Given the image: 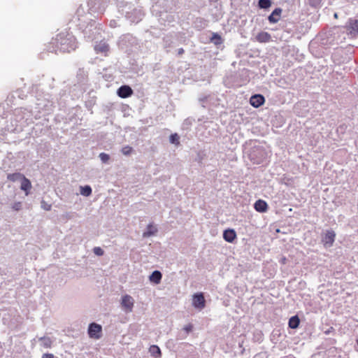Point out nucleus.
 I'll list each match as a JSON object with an SVG mask.
<instances>
[{
    "label": "nucleus",
    "instance_id": "nucleus-1",
    "mask_svg": "<svg viewBox=\"0 0 358 358\" xmlns=\"http://www.w3.org/2000/svg\"><path fill=\"white\" fill-rule=\"evenodd\" d=\"M53 44L57 50L62 52H69L76 50L77 47L76 39L71 34L61 32L54 39Z\"/></svg>",
    "mask_w": 358,
    "mask_h": 358
},
{
    "label": "nucleus",
    "instance_id": "nucleus-2",
    "mask_svg": "<svg viewBox=\"0 0 358 358\" xmlns=\"http://www.w3.org/2000/svg\"><path fill=\"white\" fill-rule=\"evenodd\" d=\"M327 39L329 45L341 43L345 40V31L341 27H333L327 33Z\"/></svg>",
    "mask_w": 358,
    "mask_h": 358
},
{
    "label": "nucleus",
    "instance_id": "nucleus-3",
    "mask_svg": "<svg viewBox=\"0 0 358 358\" xmlns=\"http://www.w3.org/2000/svg\"><path fill=\"white\" fill-rule=\"evenodd\" d=\"M343 28L350 38H356L358 35V20L350 17Z\"/></svg>",
    "mask_w": 358,
    "mask_h": 358
},
{
    "label": "nucleus",
    "instance_id": "nucleus-4",
    "mask_svg": "<svg viewBox=\"0 0 358 358\" xmlns=\"http://www.w3.org/2000/svg\"><path fill=\"white\" fill-rule=\"evenodd\" d=\"M36 106L38 112H44L48 114L52 110L54 101L48 99H37Z\"/></svg>",
    "mask_w": 358,
    "mask_h": 358
},
{
    "label": "nucleus",
    "instance_id": "nucleus-5",
    "mask_svg": "<svg viewBox=\"0 0 358 358\" xmlns=\"http://www.w3.org/2000/svg\"><path fill=\"white\" fill-rule=\"evenodd\" d=\"M83 34L89 41H92L100 34V30L96 27V22L92 20L83 30Z\"/></svg>",
    "mask_w": 358,
    "mask_h": 358
},
{
    "label": "nucleus",
    "instance_id": "nucleus-6",
    "mask_svg": "<svg viewBox=\"0 0 358 358\" xmlns=\"http://www.w3.org/2000/svg\"><path fill=\"white\" fill-rule=\"evenodd\" d=\"M249 157L254 164H259L264 158V150L260 148H254L251 150Z\"/></svg>",
    "mask_w": 358,
    "mask_h": 358
},
{
    "label": "nucleus",
    "instance_id": "nucleus-7",
    "mask_svg": "<svg viewBox=\"0 0 358 358\" xmlns=\"http://www.w3.org/2000/svg\"><path fill=\"white\" fill-rule=\"evenodd\" d=\"M102 327L100 324L92 322L88 327V334L90 338L99 339L101 337Z\"/></svg>",
    "mask_w": 358,
    "mask_h": 358
},
{
    "label": "nucleus",
    "instance_id": "nucleus-8",
    "mask_svg": "<svg viewBox=\"0 0 358 358\" xmlns=\"http://www.w3.org/2000/svg\"><path fill=\"white\" fill-rule=\"evenodd\" d=\"M134 304V300L130 295L125 294L122 297L121 306L125 312H131L133 310Z\"/></svg>",
    "mask_w": 358,
    "mask_h": 358
},
{
    "label": "nucleus",
    "instance_id": "nucleus-9",
    "mask_svg": "<svg viewBox=\"0 0 358 358\" xmlns=\"http://www.w3.org/2000/svg\"><path fill=\"white\" fill-rule=\"evenodd\" d=\"M192 306L197 309L201 310L206 306V300L203 296V294L196 293L194 294L192 299Z\"/></svg>",
    "mask_w": 358,
    "mask_h": 358
},
{
    "label": "nucleus",
    "instance_id": "nucleus-10",
    "mask_svg": "<svg viewBox=\"0 0 358 358\" xmlns=\"http://www.w3.org/2000/svg\"><path fill=\"white\" fill-rule=\"evenodd\" d=\"M133 93L134 91L131 87L127 85L120 86L117 91V96L122 99H126L131 96Z\"/></svg>",
    "mask_w": 358,
    "mask_h": 358
},
{
    "label": "nucleus",
    "instance_id": "nucleus-11",
    "mask_svg": "<svg viewBox=\"0 0 358 358\" xmlns=\"http://www.w3.org/2000/svg\"><path fill=\"white\" fill-rule=\"evenodd\" d=\"M335 232L333 230H328L322 237V241L325 247H331L335 241Z\"/></svg>",
    "mask_w": 358,
    "mask_h": 358
},
{
    "label": "nucleus",
    "instance_id": "nucleus-12",
    "mask_svg": "<svg viewBox=\"0 0 358 358\" xmlns=\"http://www.w3.org/2000/svg\"><path fill=\"white\" fill-rule=\"evenodd\" d=\"M109 50V45L104 41H101L94 45V50L97 54L101 53L106 56Z\"/></svg>",
    "mask_w": 358,
    "mask_h": 358
},
{
    "label": "nucleus",
    "instance_id": "nucleus-13",
    "mask_svg": "<svg viewBox=\"0 0 358 358\" xmlns=\"http://www.w3.org/2000/svg\"><path fill=\"white\" fill-rule=\"evenodd\" d=\"M15 115L17 117H20V120L24 119L25 122H27L28 120H29L31 119V111L27 110L25 108H20L15 109Z\"/></svg>",
    "mask_w": 358,
    "mask_h": 358
},
{
    "label": "nucleus",
    "instance_id": "nucleus-14",
    "mask_svg": "<svg viewBox=\"0 0 358 358\" xmlns=\"http://www.w3.org/2000/svg\"><path fill=\"white\" fill-rule=\"evenodd\" d=\"M264 96L259 94L252 95L250 99V104L255 108H258L261 106L262 105L264 104Z\"/></svg>",
    "mask_w": 358,
    "mask_h": 358
},
{
    "label": "nucleus",
    "instance_id": "nucleus-15",
    "mask_svg": "<svg viewBox=\"0 0 358 358\" xmlns=\"http://www.w3.org/2000/svg\"><path fill=\"white\" fill-rule=\"evenodd\" d=\"M282 12V9L280 8H275L270 15L268 17V20L271 24L277 23L280 19Z\"/></svg>",
    "mask_w": 358,
    "mask_h": 358
},
{
    "label": "nucleus",
    "instance_id": "nucleus-16",
    "mask_svg": "<svg viewBox=\"0 0 358 358\" xmlns=\"http://www.w3.org/2000/svg\"><path fill=\"white\" fill-rule=\"evenodd\" d=\"M136 39L134 37H133L132 35L131 34H124L122 35L120 38V40H119V45L122 48H124V46H127L126 43L128 42V43H134L135 42Z\"/></svg>",
    "mask_w": 358,
    "mask_h": 358
},
{
    "label": "nucleus",
    "instance_id": "nucleus-17",
    "mask_svg": "<svg viewBox=\"0 0 358 358\" xmlns=\"http://www.w3.org/2000/svg\"><path fill=\"white\" fill-rule=\"evenodd\" d=\"M254 208L259 213H265L267 211L268 204L265 201L258 199L254 204Z\"/></svg>",
    "mask_w": 358,
    "mask_h": 358
},
{
    "label": "nucleus",
    "instance_id": "nucleus-18",
    "mask_svg": "<svg viewBox=\"0 0 358 358\" xmlns=\"http://www.w3.org/2000/svg\"><path fill=\"white\" fill-rule=\"evenodd\" d=\"M236 238V231L232 229H228L223 232V238L228 243H232Z\"/></svg>",
    "mask_w": 358,
    "mask_h": 358
},
{
    "label": "nucleus",
    "instance_id": "nucleus-19",
    "mask_svg": "<svg viewBox=\"0 0 358 358\" xmlns=\"http://www.w3.org/2000/svg\"><path fill=\"white\" fill-rule=\"evenodd\" d=\"M271 39L270 34L266 31H261L256 36V40L259 43H267Z\"/></svg>",
    "mask_w": 358,
    "mask_h": 358
},
{
    "label": "nucleus",
    "instance_id": "nucleus-20",
    "mask_svg": "<svg viewBox=\"0 0 358 358\" xmlns=\"http://www.w3.org/2000/svg\"><path fill=\"white\" fill-rule=\"evenodd\" d=\"M31 188V184L30 180L25 176L21 180L20 189L25 192V194L28 195Z\"/></svg>",
    "mask_w": 358,
    "mask_h": 358
},
{
    "label": "nucleus",
    "instance_id": "nucleus-21",
    "mask_svg": "<svg viewBox=\"0 0 358 358\" xmlns=\"http://www.w3.org/2000/svg\"><path fill=\"white\" fill-rule=\"evenodd\" d=\"M162 278V273L157 270L154 271L149 277L150 280L155 284H159L161 282Z\"/></svg>",
    "mask_w": 358,
    "mask_h": 358
},
{
    "label": "nucleus",
    "instance_id": "nucleus-22",
    "mask_svg": "<svg viewBox=\"0 0 358 358\" xmlns=\"http://www.w3.org/2000/svg\"><path fill=\"white\" fill-rule=\"evenodd\" d=\"M149 352L154 358H160L162 356L161 350L159 346L152 345L149 348Z\"/></svg>",
    "mask_w": 358,
    "mask_h": 358
},
{
    "label": "nucleus",
    "instance_id": "nucleus-23",
    "mask_svg": "<svg viewBox=\"0 0 358 358\" xmlns=\"http://www.w3.org/2000/svg\"><path fill=\"white\" fill-rule=\"evenodd\" d=\"M300 324V320L298 315H294L291 317L288 322V326L289 328L295 329L299 327Z\"/></svg>",
    "mask_w": 358,
    "mask_h": 358
},
{
    "label": "nucleus",
    "instance_id": "nucleus-24",
    "mask_svg": "<svg viewBox=\"0 0 358 358\" xmlns=\"http://www.w3.org/2000/svg\"><path fill=\"white\" fill-rule=\"evenodd\" d=\"M40 345L45 348H50L52 345V340L50 337L43 336L38 338Z\"/></svg>",
    "mask_w": 358,
    "mask_h": 358
},
{
    "label": "nucleus",
    "instance_id": "nucleus-25",
    "mask_svg": "<svg viewBox=\"0 0 358 358\" xmlns=\"http://www.w3.org/2000/svg\"><path fill=\"white\" fill-rule=\"evenodd\" d=\"M157 232V229L154 227L152 224H149L147 226L146 231L143 232V237H150L155 235Z\"/></svg>",
    "mask_w": 358,
    "mask_h": 358
},
{
    "label": "nucleus",
    "instance_id": "nucleus-26",
    "mask_svg": "<svg viewBox=\"0 0 358 358\" xmlns=\"http://www.w3.org/2000/svg\"><path fill=\"white\" fill-rule=\"evenodd\" d=\"M23 177H24V176L20 173H14L8 174L7 179L12 182H16L18 180L21 181Z\"/></svg>",
    "mask_w": 358,
    "mask_h": 358
},
{
    "label": "nucleus",
    "instance_id": "nucleus-27",
    "mask_svg": "<svg viewBox=\"0 0 358 358\" xmlns=\"http://www.w3.org/2000/svg\"><path fill=\"white\" fill-rule=\"evenodd\" d=\"M210 41L215 45H220L223 43V40L220 34L217 33H213V36L210 38Z\"/></svg>",
    "mask_w": 358,
    "mask_h": 358
},
{
    "label": "nucleus",
    "instance_id": "nucleus-28",
    "mask_svg": "<svg viewBox=\"0 0 358 358\" xmlns=\"http://www.w3.org/2000/svg\"><path fill=\"white\" fill-rule=\"evenodd\" d=\"M271 4V0H259L258 1V7L261 9H268Z\"/></svg>",
    "mask_w": 358,
    "mask_h": 358
},
{
    "label": "nucleus",
    "instance_id": "nucleus-29",
    "mask_svg": "<svg viewBox=\"0 0 358 358\" xmlns=\"http://www.w3.org/2000/svg\"><path fill=\"white\" fill-rule=\"evenodd\" d=\"M169 141L171 143L178 146L180 145V136L177 133L172 134L169 136Z\"/></svg>",
    "mask_w": 358,
    "mask_h": 358
},
{
    "label": "nucleus",
    "instance_id": "nucleus-30",
    "mask_svg": "<svg viewBox=\"0 0 358 358\" xmlns=\"http://www.w3.org/2000/svg\"><path fill=\"white\" fill-rule=\"evenodd\" d=\"M173 43L172 36L167 35L163 38V44L165 48H171Z\"/></svg>",
    "mask_w": 358,
    "mask_h": 358
},
{
    "label": "nucleus",
    "instance_id": "nucleus-31",
    "mask_svg": "<svg viewBox=\"0 0 358 358\" xmlns=\"http://www.w3.org/2000/svg\"><path fill=\"white\" fill-rule=\"evenodd\" d=\"M92 188L90 185H85L84 187H80V194L85 196H89L92 194Z\"/></svg>",
    "mask_w": 358,
    "mask_h": 358
},
{
    "label": "nucleus",
    "instance_id": "nucleus-32",
    "mask_svg": "<svg viewBox=\"0 0 358 358\" xmlns=\"http://www.w3.org/2000/svg\"><path fill=\"white\" fill-rule=\"evenodd\" d=\"M322 1V0H308V3L310 6L316 8L321 6Z\"/></svg>",
    "mask_w": 358,
    "mask_h": 358
},
{
    "label": "nucleus",
    "instance_id": "nucleus-33",
    "mask_svg": "<svg viewBox=\"0 0 358 358\" xmlns=\"http://www.w3.org/2000/svg\"><path fill=\"white\" fill-rule=\"evenodd\" d=\"M132 151L133 148L129 145L124 146L121 150L122 153L126 156L129 155Z\"/></svg>",
    "mask_w": 358,
    "mask_h": 358
},
{
    "label": "nucleus",
    "instance_id": "nucleus-34",
    "mask_svg": "<svg viewBox=\"0 0 358 358\" xmlns=\"http://www.w3.org/2000/svg\"><path fill=\"white\" fill-rule=\"evenodd\" d=\"M86 76H86L85 72L83 70L79 69L78 74H77V77L79 80V82L80 83L84 82Z\"/></svg>",
    "mask_w": 358,
    "mask_h": 358
},
{
    "label": "nucleus",
    "instance_id": "nucleus-35",
    "mask_svg": "<svg viewBox=\"0 0 358 358\" xmlns=\"http://www.w3.org/2000/svg\"><path fill=\"white\" fill-rule=\"evenodd\" d=\"M99 157L101 161L105 164L107 163L110 159L109 155H108L105 152L100 153Z\"/></svg>",
    "mask_w": 358,
    "mask_h": 358
},
{
    "label": "nucleus",
    "instance_id": "nucleus-36",
    "mask_svg": "<svg viewBox=\"0 0 358 358\" xmlns=\"http://www.w3.org/2000/svg\"><path fill=\"white\" fill-rule=\"evenodd\" d=\"M93 252L97 256H102L104 253L103 250L100 247H94Z\"/></svg>",
    "mask_w": 358,
    "mask_h": 358
},
{
    "label": "nucleus",
    "instance_id": "nucleus-37",
    "mask_svg": "<svg viewBox=\"0 0 358 358\" xmlns=\"http://www.w3.org/2000/svg\"><path fill=\"white\" fill-rule=\"evenodd\" d=\"M22 203L20 202V201H17V202H15L13 205H12V208L14 210H16V211H18L20 210H21L22 208Z\"/></svg>",
    "mask_w": 358,
    "mask_h": 358
},
{
    "label": "nucleus",
    "instance_id": "nucleus-38",
    "mask_svg": "<svg viewBox=\"0 0 358 358\" xmlns=\"http://www.w3.org/2000/svg\"><path fill=\"white\" fill-rule=\"evenodd\" d=\"M41 207L45 210H51V205L45 203V201H42L41 203Z\"/></svg>",
    "mask_w": 358,
    "mask_h": 358
},
{
    "label": "nucleus",
    "instance_id": "nucleus-39",
    "mask_svg": "<svg viewBox=\"0 0 358 358\" xmlns=\"http://www.w3.org/2000/svg\"><path fill=\"white\" fill-rule=\"evenodd\" d=\"M42 358H55V356L51 353H45L42 355Z\"/></svg>",
    "mask_w": 358,
    "mask_h": 358
},
{
    "label": "nucleus",
    "instance_id": "nucleus-40",
    "mask_svg": "<svg viewBox=\"0 0 358 358\" xmlns=\"http://www.w3.org/2000/svg\"><path fill=\"white\" fill-rule=\"evenodd\" d=\"M184 52H185V51H184V49H183V48H179V49L178 50V55H182V54L184 53Z\"/></svg>",
    "mask_w": 358,
    "mask_h": 358
},
{
    "label": "nucleus",
    "instance_id": "nucleus-41",
    "mask_svg": "<svg viewBox=\"0 0 358 358\" xmlns=\"http://www.w3.org/2000/svg\"><path fill=\"white\" fill-rule=\"evenodd\" d=\"M110 26L111 27H115V22L114 20L110 21Z\"/></svg>",
    "mask_w": 358,
    "mask_h": 358
},
{
    "label": "nucleus",
    "instance_id": "nucleus-42",
    "mask_svg": "<svg viewBox=\"0 0 358 358\" xmlns=\"http://www.w3.org/2000/svg\"><path fill=\"white\" fill-rule=\"evenodd\" d=\"M261 356H262V355H261V354H258V355H256L254 357V358H260V357H261Z\"/></svg>",
    "mask_w": 358,
    "mask_h": 358
},
{
    "label": "nucleus",
    "instance_id": "nucleus-43",
    "mask_svg": "<svg viewBox=\"0 0 358 358\" xmlns=\"http://www.w3.org/2000/svg\"><path fill=\"white\" fill-rule=\"evenodd\" d=\"M190 329H191V327H185V330H186L187 331H190Z\"/></svg>",
    "mask_w": 358,
    "mask_h": 358
},
{
    "label": "nucleus",
    "instance_id": "nucleus-44",
    "mask_svg": "<svg viewBox=\"0 0 358 358\" xmlns=\"http://www.w3.org/2000/svg\"><path fill=\"white\" fill-rule=\"evenodd\" d=\"M285 260H286V259H285V258H283V259H282V262L284 264V263L285 262Z\"/></svg>",
    "mask_w": 358,
    "mask_h": 358
},
{
    "label": "nucleus",
    "instance_id": "nucleus-45",
    "mask_svg": "<svg viewBox=\"0 0 358 358\" xmlns=\"http://www.w3.org/2000/svg\"><path fill=\"white\" fill-rule=\"evenodd\" d=\"M334 17H336V18H337V17H338V15H337V13H335V14H334Z\"/></svg>",
    "mask_w": 358,
    "mask_h": 358
},
{
    "label": "nucleus",
    "instance_id": "nucleus-46",
    "mask_svg": "<svg viewBox=\"0 0 358 358\" xmlns=\"http://www.w3.org/2000/svg\"><path fill=\"white\" fill-rule=\"evenodd\" d=\"M323 44H325V42H323ZM326 44H329V43L327 42Z\"/></svg>",
    "mask_w": 358,
    "mask_h": 358
},
{
    "label": "nucleus",
    "instance_id": "nucleus-47",
    "mask_svg": "<svg viewBox=\"0 0 358 358\" xmlns=\"http://www.w3.org/2000/svg\"><path fill=\"white\" fill-rule=\"evenodd\" d=\"M357 345H358V338H357Z\"/></svg>",
    "mask_w": 358,
    "mask_h": 358
}]
</instances>
